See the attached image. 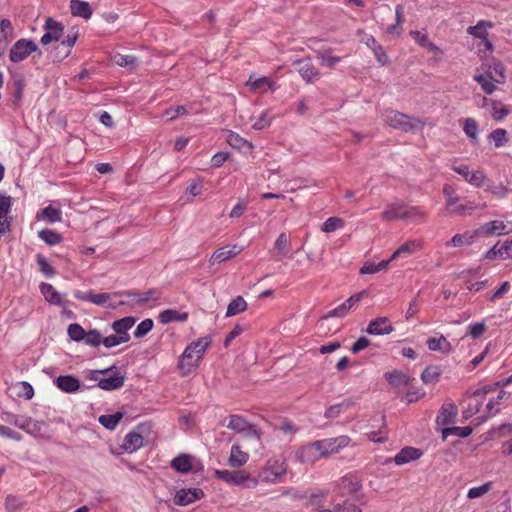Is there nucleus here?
I'll use <instances>...</instances> for the list:
<instances>
[{
    "label": "nucleus",
    "mask_w": 512,
    "mask_h": 512,
    "mask_svg": "<svg viewBox=\"0 0 512 512\" xmlns=\"http://www.w3.org/2000/svg\"><path fill=\"white\" fill-rule=\"evenodd\" d=\"M481 230L485 234L489 235H506L512 231L504 221L494 220L482 225Z\"/></svg>",
    "instance_id": "24"
},
{
    "label": "nucleus",
    "mask_w": 512,
    "mask_h": 512,
    "mask_svg": "<svg viewBox=\"0 0 512 512\" xmlns=\"http://www.w3.org/2000/svg\"><path fill=\"white\" fill-rule=\"evenodd\" d=\"M405 204L406 203L401 201L387 204L381 214L382 221L390 222L395 220H404Z\"/></svg>",
    "instance_id": "18"
},
{
    "label": "nucleus",
    "mask_w": 512,
    "mask_h": 512,
    "mask_svg": "<svg viewBox=\"0 0 512 512\" xmlns=\"http://www.w3.org/2000/svg\"><path fill=\"white\" fill-rule=\"evenodd\" d=\"M394 330L390 320L387 317H377L370 321L366 332L370 335H388Z\"/></svg>",
    "instance_id": "19"
},
{
    "label": "nucleus",
    "mask_w": 512,
    "mask_h": 512,
    "mask_svg": "<svg viewBox=\"0 0 512 512\" xmlns=\"http://www.w3.org/2000/svg\"><path fill=\"white\" fill-rule=\"evenodd\" d=\"M78 38V32H72L65 36V38L60 42V44L56 47V50L58 51V54H60L58 57V60H62L66 58L70 52L71 48L76 43V40Z\"/></svg>",
    "instance_id": "26"
},
{
    "label": "nucleus",
    "mask_w": 512,
    "mask_h": 512,
    "mask_svg": "<svg viewBox=\"0 0 512 512\" xmlns=\"http://www.w3.org/2000/svg\"><path fill=\"white\" fill-rule=\"evenodd\" d=\"M25 85V79L22 75L13 78L14 92L12 95V103L15 107H18L22 101Z\"/></svg>",
    "instance_id": "38"
},
{
    "label": "nucleus",
    "mask_w": 512,
    "mask_h": 512,
    "mask_svg": "<svg viewBox=\"0 0 512 512\" xmlns=\"http://www.w3.org/2000/svg\"><path fill=\"white\" fill-rule=\"evenodd\" d=\"M210 344L211 338L209 336L198 338L190 343L180 358L179 368L185 370V373L191 372L197 366V360L203 356Z\"/></svg>",
    "instance_id": "3"
},
{
    "label": "nucleus",
    "mask_w": 512,
    "mask_h": 512,
    "mask_svg": "<svg viewBox=\"0 0 512 512\" xmlns=\"http://www.w3.org/2000/svg\"><path fill=\"white\" fill-rule=\"evenodd\" d=\"M272 119L273 117L269 115L268 111H263L252 127L255 130H263L271 125Z\"/></svg>",
    "instance_id": "64"
},
{
    "label": "nucleus",
    "mask_w": 512,
    "mask_h": 512,
    "mask_svg": "<svg viewBox=\"0 0 512 512\" xmlns=\"http://www.w3.org/2000/svg\"><path fill=\"white\" fill-rule=\"evenodd\" d=\"M215 477L227 484L240 486L242 488H255L258 484V479L251 477V475L244 470H216Z\"/></svg>",
    "instance_id": "4"
},
{
    "label": "nucleus",
    "mask_w": 512,
    "mask_h": 512,
    "mask_svg": "<svg viewBox=\"0 0 512 512\" xmlns=\"http://www.w3.org/2000/svg\"><path fill=\"white\" fill-rule=\"evenodd\" d=\"M171 467L179 473H188L192 469L191 456L180 454L171 461Z\"/></svg>",
    "instance_id": "36"
},
{
    "label": "nucleus",
    "mask_w": 512,
    "mask_h": 512,
    "mask_svg": "<svg viewBox=\"0 0 512 512\" xmlns=\"http://www.w3.org/2000/svg\"><path fill=\"white\" fill-rule=\"evenodd\" d=\"M40 290L45 299L51 304L58 306H65V302L62 301L60 294L55 290V288L49 283H42L40 285Z\"/></svg>",
    "instance_id": "34"
},
{
    "label": "nucleus",
    "mask_w": 512,
    "mask_h": 512,
    "mask_svg": "<svg viewBox=\"0 0 512 512\" xmlns=\"http://www.w3.org/2000/svg\"><path fill=\"white\" fill-rule=\"evenodd\" d=\"M487 330V326L484 322H475L471 323L468 326V333L472 339H478L480 338Z\"/></svg>",
    "instance_id": "61"
},
{
    "label": "nucleus",
    "mask_w": 512,
    "mask_h": 512,
    "mask_svg": "<svg viewBox=\"0 0 512 512\" xmlns=\"http://www.w3.org/2000/svg\"><path fill=\"white\" fill-rule=\"evenodd\" d=\"M158 319L162 324H169L171 322H184L188 319V313L179 312L176 309H167L159 313Z\"/></svg>",
    "instance_id": "27"
},
{
    "label": "nucleus",
    "mask_w": 512,
    "mask_h": 512,
    "mask_svg": "<svg viewBox=\"0 0 512 512\" xmlns=\"http://www.w3.org/2000/svg\"><path fill=\"white\" fill-rule=\"evenodd\" d=\"M114 296H126L132 299L131 306L143 307L151 301H158L161 294L157 289H149L145 292L137 293L131 290H123L114 292Z\"/></svg>",
    "instance_id": "7"
},
{
    "label": "nucleus",
    "mask_w": 512,
    "mask_h": 512,
    "mask_svg": "<svg viewBox=\"0 0 512 512\" xmlns=\"http://www.w3.org/2000/svg\"><path fill=\"white\" fill-rule=\"evenodd\" d=\"M463 131H464L465 135L470 139V141L473 144H477L478 143V141H479V137H478L479 127H478L477 121L474 118H467L465 120V123H464V126H463Z\"/></svg>",
    "instance_id": "42"
},
{
    "label": "nucleus",
    "mask_w": 512,
    "mask_h": 512,
    "mask_svg": "<svg viewBox=\"0 0 512 512\" xmlns=\"http://www.w3.org/2000/svg\"><path fill=\"white\" fill-rule=\"evenodd\" d=\"M344 226V221L339 217L328 218L321 227V230L326 233H331Z\"/></svg>",
    "instance_id": "57"
},
{
    "label": "nucleus",
    "mask_w": 512,
    "mask_h": 512,
    "mask_svg": "<svg viewBox=\"0 0 512 512\" xmlns=\"http://www.w3.org/2000/svg\"><path fill=\"white\" fill-rule=\"evenodd\" d=\"M274 250L276 251V254L274 255V258L277 260L282 259L285 257L289 252V238L285 233H281L274 244Z\"/></svg>",
    "instance_id": "40"
},
{
    "label": "nucleus",
    "mask_w": 512,
    "mask_h": 512,
    "mask_svg": "<svg viewBox=\"0 0 512 512\" xmlns=\"http://www.w3.org/2000/svg\"><path fill=\"white\" fill-rule=\"evenodd\" d=\"M426 344L430 351H438L443 354H449L452 351L450 342L443 335L438 338H429Z\"/></svg>",
    "instance_id": "30"
},
{
    "label": "nucleus",
    "mask_w": 512,
    "mask_h": 512,
    "mask_svg": "<svg viewBox=\"0 0 512 512\" xmlns=\"http://www.w3.org/2000/svg\"><path fill=\"white\" fill-rule=\"evenodd\" d=\"M70 9L73 16L90 19L92 16V8L86 1L71 0Z\"/></svg>",
    "instance_id": "28"
},
{
    "label": "nucleus",
    "mask_w": 512,
    "mask_h": 512,
    "mask_svg": "<svg viewBox=\"0 0 512 512\" xmlns=\"http://www.w3.org/2000/svg\"><path fill=\"white\" fill-rule=\"evenodd\" d=\"M249 422L240 415H231L227 427L237 433H242L248 428Z\"/></svg>",
    "instance_id": "50"
},
{
    "label": "nucleus",
    "mask_w": 512,
    "mask_h": 512,
    "mask_svg": "<svg viewBox=\"0 0 512 512\" xmlns=\"http://www.w3.org/2000/svg\"><path fill=\"white\" fill-rule=\"evenodd\" d=\"M226 141L232 148H235L245 154L251 153L254 149V146L250 141L244 139L238 133L233 131L228 132Z\"/></svg>",
    "instance_id": "21"
},
{
    "label": "nucleus",
    "mask_w": 512,
    "mask_h": 512,
    "mask_svg": "<svg viewBox=\"0 0 512 512\" xmlns=\"http://www.w3.org/2000/svg\"><path fill=\"white\" fill-rule=\"evenodd\" d=\"M36 218L44 219L48 223L60 222L62 220V211L52 205H48L37 213Z\"/></svg>",
    "instance_id": "35"
},
{
    "label": "nucleus",
    "mask_w": 512,
    "mask_h": 512,
    "mask_svg": "<svg viewBox=\"0 0 512 512\" xmlns=\"http://www.w3.org/2000/svg\"><path fill=\"white\" fill-rule=\"evenodd\" d=\"M247 309V303L243 297L237 296L234 298L227 307L226 316L231 317L239 314Z\"/></svg>",
    "instance_id": "46"
},
{
    "label": "nucleus",
    "mask_w": 512,
    "mask_h": 512,
    "mask_svg": "<svg viewBox=\"0 0 512 512\" xmlns=\"http://www.w3.org/2000/svg\"><path fill=\"white\" fill-rule=\"evenodd\" d=\"M286 472L287 464L284 458H271L266 462L256 479H258V483H277L280 481V478L286 474Z\"/></svg>",
    "instance_id": "5"
},
{
    "label": "nucleus",
    "mask_w": 512,
    "mask_h": 512,
    "mask_svg": "<svg viewBox=\"0 0 512 512\" xmlns=\"http://www.w3.org/2000/svg\"><path fill=\"white\" fill-rule=\"evenodd\" d=\"M73 296L78 300L90 302L97 306L112 308V309L117 307V305L110 303V300L112 299V297H115L114 292L113 293H107V292L95 293L93 290H89L87 292H82L80 290H77L74 292Z\"/></svg>",
    "instance_id": "8"
},
{
    "label": "nucleus",
    "mask_w": 512,
    "mask_h": 512,
    "mask_svg": "<svg viewBox=\"0 0 512 512\" xmlns=\"http://www.w3.org/2000/svg\"><path fill=\"white\" fill-rule=\"evenodd\" d=\"M485 75L495 83H503L505 80V67L501 62L495 61L493 65H489L485 70Z\"/></svg>",
    "instance_id": "33"
},
{
    "label": "nucleus",
    "mask_w": 512,
    "mask_h": 512,
    "mask_svg": "<svg viewBox=\"0 0 512 512\" xmlns=\"http://www.w3.org/2000/svg\"><path fill=\"white\" fill-rule=\"evenodd\" d=\"M452 170L462 175L468 183L476 187L483 186L485 180L487 179L483 171L478 170L475 172H471L467 165L452 166Z\"/></svg>",
    "instance_id": "16"
},
{
    "label": "nucleus",
    "mask_w": 512,
    "mask_h": 512,
    "mask_svg": "<svg viewBox=\"0 0 512 512\" xmlns=\"http://www.w3.org/2000/svg\"><path fill=\"white\" fill-rule=\"evenodd\" d=\"M385 379L394 387L406 386L409 383V377L397 370L385 373Z\"/></svg>",
    "instance_id": "44"
},
{
    "label": "nucleus",
    "mask_w": 512,
    "mask_h": 512,
    "mask_svg": "<svg viewBox=\"0 0 512 512\" xmlns=\"http://www.w3.org/2000/svg\"><path fill=\"white\" fill-rule=\"evenodd\" d=\"M383 117L384 122L391 128L405 133H415L424 127V122L419 118L409 116L393 109L385 110Z\"/></svg>",
    "instance_id": "2"
},
{
    "label": "nucleus",
    "mask_w": 512,
    "mask_h": 512,
    "mask_svg": "<svg viewBox=\"0 0 512 512\" xmlns=\"http://www.w3.org/2000/svg\"><path fill=\"white\" fill-rule=\"evenodd\" d=\"M203 496L204 493L199 488L180 489L176 492L174 503L179 506H187Z\"/></svg>",
    "instance_id": "17"
},
{
    "label": "nucleus",
    "mask_w": 512,
    "mask_h": 512,
    "mask_svg": "<svg viewBox=\"0 0 512 512\" xmlns=\"http://www.w3.org/2000/svg\"><path fill=\"white\" fill-rule=\"evenodd\" d=\"M53 382L59 390L69 394L76 393L81 387L80 380L73 375H60Z\"/></svg>",
    "instance_id": "20"
},
{
    "label": "nucleus",
    "mask_w": 512,
    "mask_h": 512,
    "mask_svg": "<svg viewBox=\"0 0 512 512\" xmlns=\"http://www.w3.org/2000/svg\"><path fill=\"white\" fill-rule=\"evenodd\" d=\"M458 414L456 405L452 402L444 403L436 417V425L443 428L449 427L450 424L454 423L455 418Z\"/></svg>",
    "instance_id": "14"
},
{
    "label": "nucleus",
    "mask_w": 512,
    "mask_h": 512,
    "mask_svg": "<svg viewBox=\"0 0 512 512\" xmlns=\"http://www.w3.org/2000/svg\"><path fill=\"white\" fill-rule=\"evenodd\" d=\"M87 378L97 382V386L105 391H114L123 387L125 375L115 365L102 370H89Z\"/></svg>",
    "instance_id": "1"
},
{
    "label": "nucleus",
    "mask_w": 512,
    "mask_h": 512,
    "mask_svg": "<svg viewBox=\"0 0 512 512\" xmlns=\"http://www.w3.org/2000/svg\"><path fill=\"white\" fill-rule=\"evenodd\" d=\"M473 432V429L470 426L464 427H445L441 430V437L445 441L450 435H455L460 438H466L470 436Z\"/></svg>",
    "instance_id": "39"
},
{
    "label": "nucleus",
    "mask_w": 512,
    "mask_h": 512,
    "mask_svg": "<svg viewBox=\"0 0 512 512\" xmlns=\"http://www.w3.org/2000/svg\"><path fill=\"white\" fill-rule=\"evenodd\" d=\"M137 58L133 55L116 54L112 61L120 67H132L136 63Z\"/></svg>",
    "instance_id": "62"
},
{
    "label": "nucleus",
    "mask_w": 512,
    "mask_h": 512,
    "mask_svg": "<svg viewBox=\"0 0 512 512\" xmlns=\"http://www.w3.org/2000/svg\"><path fill=\"white\" fill-rule=\"evenodd\" d=\"M38 236L41 240L50 246L59 244L63 239L61 234L48 228L39 231Z\"/></svg>",
    "instance_id": "48"
},
{
    "label": "nucleus",
    "mask_w": 512,
    "mask_h": 512,
    "mask_svg": "<svg viewBox=\"0 0 512 512\" xmlns=\"http://www.w3.org/2000/svg\"><path fill=\"white\" fill-rule=\"evenodd\" d=\"M12 207V197L5 196L0 192V234H5L10 231L11 218L9 212Z\"/></svg>",
    "instance_id": "13"
},
{
    "label": "nucleus",
    "mask_w": 512,
    "mask_h": 512,
    "mask_svg": "<svg viewBox=\"0 0 512 512\" xmlns=\"http://www.w3.org/2000/svg\"><path fill=\"white\" fill-rule=\"evenodd\" d=\"M492 489V482H486L480 486L472 487L467 493V498L475 499L488 493Z\"/></svg>",
    "instance_id": "59"
},
{
    "label": "nucleus",
    "mask_w": 512,
    "mask_h": 512,
    "mask_svg": "<svg viewBox=\"0 0 512 512\" xmlns=\"http://www.w3.org/2000/svg\"><path fill=\"white\" fill-rule=\"evenodd\" d=\"M421 242L418 240H409L402 244L390 257V260L404 255H412L421 249Z\"/></svg>",
    "instance_id": "32"
},
{
    "label": "nucleus",
    "mask_w": 512,
    "mask_h": 512,
    "mask_svg": "<svg viewBox=\"0 0 512 512\" xmlns=\"http://www.w3.org/2000/svg\"><path fill=\"white\" fill-rule=\"evenodd\" d=\"M102 340L101 333L96 329L86 332V338H84L85 344L91 347H98L102 343Z\"/></svg>",
    "instance_id": "63"
},
{
    "label": "nucleus",
    "mask_w": 512,
    "mask_h": 512,
    "mask_svg": "<svg viewBox=\"0 0 512 512\" xmlns=\"http://www.w3.org/2000/svg\"><path fill=\"white\" fill-rule=\"evenodd\" d=\"M293 65L307 84L320 78V71L314 66L310 57L297 59L293 62Z\"/></svg>",
    "instance_id": "10"
},
{
    "label": "nucleus",
    "mask_w": 512,
    "mask_h": 512,
    "mask_svg": "<svg viewBox=\"0 0 512 512\" xmlns=\"http://www.w3.org/2000/svg\"><path fill=\"white\" fill-rule=\"evenodd\" d=\"M396 23L386 27V32L391 35L399 36L402 32L400 25L404 22L403 6L397 5L395 8Z\"/></svg>",
    "instance_id": "45"
},
{
    "label": "nucleus",
    "mask_w": 512,
    "mask_h": 512,
    "mask_svg": "<svg viewBox=\"0 0 512 512\" xmlns=\"http://www.w3.org/2000/svg\"><path fill=\"white\" fill-rule=\"evenodd\" d=\"M241 249H238V246L235 244L231 247V249L220 248L217 249L210 258V263H221L230 258L235 257L240 253Z\"/></svg>",
    "instance_id": "31"
},
{
    "label": "nucleus",
    "mask_w": 512,
    "mask_h": 512,
    "mask_svg": "<svg viewBox=\"0 0 512 512\" xmlns=\"http://www.w3.org/2000/svg\"><path fill=\"white\" fill-rule=\"evenodd\" d=\"M423 455V452L421 449L407 446L402 448L395 456L394 458H390L386 461V463L393 461L396 465L401 466L404 464H407L409 462L418 460Z\"/></svg>",
    "instance_id": "15"
},
{
    "label": "nucleus",
    "mask_w": 512,
    "mask_h": 512,
    "mask_svg": "<svg viewBox=\"0 0 512 512\" xmlns=\"http://www.w3.org/2000/svg\"><path fill=\"white\" fill-rule=\"evenodd\" d=\"M48 432L49 426L46 422L33 420L32 425L30 426L27 433L36 438H44L48 437Z\"/></svg>",
    "instance_id": "49"
},
{
    "label": "nucleus",
    "mask_w": 512,
    "mask_h": 512,
    "mask_svg": "<svg viewBox=\"0 0 512 512\" xmlns=\"http://www.w3.org/2000/svg\"><path fill=\"white\" fill-rule=\"evenodd\" d=\"M392 260L388 259V260H382L380 261L379 263L375 264V263H371V262H367L365 263L361 269H360V273L361 274H374V273H377L379 271H382L384 269H386V267L388 266V264L391 262Z\"/></svg>",
    "instance_id": "52"
},
{
    "label": "nucleus",
    "mask_w": 512,
    "mask_h": 512,
    "mask_svg": "<svg viewBox=\"0 0 512 512\" xmlns=\"http://www.w3.org/2000/svg\"><path fill=\"white\" fill-rule=\"evenodd\" d=\"M350 438L346 435H341L336 438H326L317 440V444L320 448L323 458L339 452L342 448L349 445Z\"/></svg>",
    "instance_id": "9"
},
{
    "label": "nucleus",
    "mask_w": 512,
    "mask_h": 512,
    "mask_svg": "<svg viewBox=\"0 0 512 512\" xmlns=\"http://www.w3.org/2000/svg\"><path fill=\"white\" fill-rule=\"evenodd\" d=\"M36 260L40 272L43 273L46 277L52 278L55 275V270L52 268V266L49 264V262L43 255L38 254L36 256Z\"/></svg>",
    "instance_id": "60"
},
{
    "label": "nucleus",
    "mask_w": 512,
    "mask_h": 512,
    "mask_svg": "<svg viewBox=\"0 0 512 512\" xmlns=\"http://www.w3.org/2000/svg\"><path fill=\"white\" fill-rule=\"evenodd\" d=\"M297 461L304 464H313L323 458L317 441L304 445L297 449L295 453Z\"/></svg>",
    "instance_id": "11"
},
{
    "label": "nucleus",
    "mask_w": 512,
    "mask_h": 512,
    "mask_svg": "<svg viewBox=\"0 0 512 512\" xmlns=\"http://www.w3.org/2000/svg\"><path fill=\"white\" fill-rule=\"evenodd\" d=\"M44 29L45 33L40 39L42 45H47L53 41L60 40L64 32L63 25L52 18H47L45 21Z\"/></svg>",
    "instance_id": "12"
},
{
    "label": "nucleus",
    "mask_w": 512,
    "mask_h": 512,
    "mask_svg": "<svg viewBox=\"0 0 512 512\" xmlns=\"http://www.w3.org/2000/svg\"><path fill=\"white\" fill-rule=\"evenodd\" d=\"M488 138L494 142L496 148H500L508 142L507 131L502 128L493 130Z\"/></svg>",
    "instance_id": "53"
},
{
    "label": "nucleus",
    "mask_w": 512,
    "mask_h": 512,
    "mask_svg": "<svg viewBox=\"0 0 512 512\" xmlns=\"http://www.w3.org/2000/svg\"><path fill=\"white\" fill-rule=\"evenodd\" d=\"M134 324L135 318L128 316L114 321L112 324V329L115 331L116 334L122 337H127V341H129L130 335L128 334V331L133 327Z\"/></svg>",
    "instance_id": "29"
},
{
    "label": "nucleus",
    "mask_w": 512,
    "mask_h": 512,
    "mask_svg": "<svg viewBox=\"0 0 512 512\" xmlns=\"http://www.w3.org/2000/svg\"><path fill=\"white\" fill-rule=\"evenodd\" d=\"M144 445V438L141 434L130 431L123 440L121 448L128 453H133Z\"/></svg>",
    "instance_id": "23"
},
{
    "label": "nucleus",
    "mask_w": 512,
    "mask_h": 512,
    "mask_svg": "<svg viewBox=\"0 0 512 512\" xmlns=\"http://www.w3.org/2000/svg\"><path fill=\"white\" fill-rule=\"evenodd\" d=\"M123 412H116L114 414H105L101 415L98 419L99 423L104 426L108 430H114L116 426L119 424L120 420L123 418Z\"/></svg>",
    "instance_id": "43"
},
{
    "label": "nucleus",
    "mask_w": 512,
    "mask_h": 512,
    "mask_svg": "<svg viewBox=\"0 0 512 512\" xmlns=\"http://www.w3.org/2000/svg\"><path fill=\"white\" fill-rule=\"evenodd\" d=\"M68 336L76 342H80L86 338V331L78 323H72L67 329Z\"/></svg>",
    "instance_id": "55"
},
{
    "label": "nucleus",
    "mask_w": 512,
    "mask_h": 512,
    "mask_svg": "<svg viewBox=\"0 0 512 512\" xmlns=\"http://www.w3.org/2000/svg\"><path fill=\"white\" fill-rule=\"evenodd\" d=\"M38 50L37 44L31 39H19L11 47L9 51V59L13 63H18Z\"/></svg>",
    "instance_id": "6"
},
{
    "label": "nucleus",
    "mask_w": 512,
    "mask_h": 512,
    "mask_svg": "<svg viewBox=\"0 0 512 512\" xmlns=\"http://www.w3.org/2000/svg\"><path fill=\"white\" fill-rule=\"evenodd\" d=\"M477 209V206L472 203L468 202L466 204H460L457 206H453L450 209H447V213L449 215H458V216H465V215H471L474 210Z\"/></svg>",
    "instance_id": "51"
},
{
    "label": "nucleus",
    "mask_w": 512,
    "mask_h": 512,
    "mask_svg": "<svg viewBox=\"0 0 512 512\" xmlns=\"http://www.w3.org/2000/svg\"><path fill=\"white\" fill-rule=\"evenodd\" d=\"M474 80L480 84L482 90L486 94H492L496 90L495 82L490 80L488 76L483 74L474 75Z\"/></svg>",
    "instance_id": "54"
},
{
    "label": "nucleus",
    "mask_w": 512,
    "mask_h": 512,
    "mask_svg": "<svg viewBox=\"0 0 512 512\" xmlns=\"http://www.w3.org/2000/svg\"><path fill=\"white\" fill-rule=\"evenodd\" d=\"M493 23L485 20H480L475 26H469L467 28V33L475 38H485L488 36L487 28H492Z\"/></svg>",
    "instance_id": "41"
},
{
    "label": "nucleus",
    "mask_w": 512,
    "mask_h": 512,
    "mask_svg": "<svg viewBox=\"0 0 512 512\" xmlns=\"http://www.w3.org/2000/svg\"><path fill=\"white\" fill-rule=\"evenodd\" d=\"M153 320L150 318L141 321L133 332L135 338L140 339L147 335L153 328Z\"/></svg>",
    "instance_id": "56"
},
{
    "label": "nucleus",
    "mask_w": 512,
    "mask_h": 512,
    "mask_svg": "<svg viewBox=\"0 0 512 512\" xmlns=\"http://www.w3.org/2000/svg\"><path fill=\"white\" fill-rule=\"evenodd\" d=\"M404 220H409L412 222H425L427 220V214L419 206H410L405 204Z\"/></svg>",
    "instance_id": "37"
},
{
    "label": "nucleus",
    "mask_w": 512,
    "mask_h": 512,
    "mask_svg": "<svg viewBox=\"0 0 512 512\" xmlns=\"http://www.w3.org/2000/svg\"><path fill=\"white\" fill-rule=\"evenodd\" d=\"M441 375V369L438 366H428L421 374V379L425 384H434L438 382Z\"/></svg>",
    "instance_id": "47"
},
{
    "label": "nucleus",
    "mask_w": 512,
    "mask_h": 512,
    "mask_svg": "<svg viewBox=\"0 0 512 512\" xmlns=\"http://www.w3.org/2000/svg\"><path fill=\"white\" fill-rule=\"evenodd\" d=\"M364 43L373 52L376 60L380 65L384 66L389 63V58L386 52L384 51L382 45L378 43L374 36H366Z\"/></svg>",
    "instance_id": "22"
},
{
    "label": "nucleus",
    "mask_w": 512,
    "mask_h": 512,
    "mask_svg": "<svg viewBox=\"0 0 512 512\" xmlns=\"http://www.w3.org/2000/svg\"><path fill=\"white\" fill-rule=\"evenodd\" d=\"M249 459V454L242 451L239 445H232L230 450V456L228 459V464L232 468H240L244 466Z\"/></svg>",
    "instance_id": "25"
},
{
    "label": "nucleus",
    "mask_w": 512,
    "mask_h": 512,
    "mask_svg": "<svg viewBox=\"0 0 512 512\" xmlns=\"http://www.w3.org/2000/svg\"><path fill=\"white\" fill-rule=\"evenodd\" d=\"M443 195L446 200L447 209L453 207L459 200L454 187L449 184L443 186Z\"/></svg>",
    "instance_id": "58"
}]
</instances>
